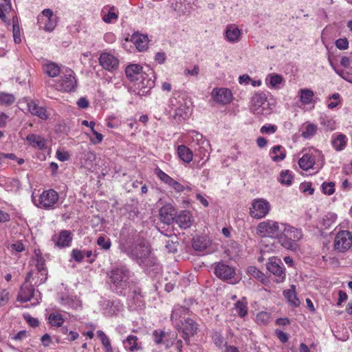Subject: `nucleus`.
<instances>
[{
	"mask_svg": "<svg viewBox=\"0 0 352 352\" xmlns=\"http://www.w3.org/2000/svg\"><path fill=\"white\" fill-rule=\"evenodd\" d=\"M122 252L130 258L135 260L147 273H157L160 267L156 258L151 254L149 244L145 241H141L131 247L122 245Z\"/></svg>",
	"mask_w": 352,
	"mask_h": 352,
	"instance_id": "f257e3e1",
	"label": "nucleus"
},
{
	"mask_svg": "<svg viewBox=\"0 0 352 352\" xmlns=\"http://www.w3.org/2000/svg\"><path fill=\"white\" fill-rule=\"evenodd\" d=\"M109 278L111 289L116 293L124 294L129 286L131 272L124 265H119L112 267L107 273Z\"/></svg>",
	"mask_w": 352,
	"mask_h": 352,
	"instance_id": "f03ea898",
	"label": "nucleus"
},
{
	"mask_svg": "<svg viewBox=\"0 0 352 352\" xmlns=\"http://www.w3.org/2000/svg\"><path fill=\"white\" fill-rule=\"evenodd\" d=\"M169 113L177 122L185 120L190 113V101L179 92H174L168 100Z\"/></svg>",
	"mask_w": 352,
	"mask_h": 352,
	"instance_id": "7ed1b4c3",
	"label": "nucleus"
},
{
	"mask_svg": "<svg viewBox=\"0 0 352 352\" xmlns=\"http://www.w3.org/2000/svg\"><path fill=\"white\" fill-rule=\"evenodd\" d=\"M302 236L300 229L285 223L278 242L284 248L296 252L300 248L298 242Z\"/></svg>",
	"mask_w": 352,
	"mask_h": 352,
	"instance_id": "20e7f679",
	"label": "nucleus"
},
{
	"mask_svg": "<svg viewBox=\"0 0 352 352\" xmlns=\"http://www.w3.org/2000/svg\"><path fill=\"white\" fill-rule=\"evenodd\" d=\"M186 138L188 144L194 148L195 155H199L201 160L209 153L210 143L200 133L190 131Z\"/></svg>",
	"mask_w": 352,
	"mask_h": 352,
	"instance_id": "39448f33",
	"label": "nucleus"
},
{
	"mask_svg": "<svg viewBox=\"0 0 352 352\" xmlns=\"http://www.w3.org/2000/svg\"><path fill=\"white\" fill-rule=\"evenodd\" d=\"M32 199L34 204L41 209L53 210L56 208L59 199V195L53 189L44 190L36 199L32 194Z\"/></svg>",
	"mask_w": 352,
	"mask_h": 352,
	"instance_id": "423d86ee",
	"label": "nucleus"
},
{
	"mask_svg": "<svg viewBox=\"0 0 352 352\" xmlns=\"http://www.w3.org/2000/svg\"><path fill=\"white\" fill-rule=\"evenodd\" d=\"M285 223L274 221L272 220L263 221L258 223L257 232L262 237L278 239L282 233Z\"/></svg>",
	"mask_w": 352,
	"mask_h": 352,
	"instance_id": "0eeeda50",
	"label": "nucleus"
},
{
	"mask_svg": "<svg viewBox=\"0 0 352 352\" xmlns=\"http://www.w3.org/2000/svg\"><path fill=\"white\" fill-rule=\"evenodd\" d=\"M251 112L256 115H268L272 108L267 102V94L263 91L256 92L250 100Z\"/></svg>",
	"mask_w": 352,
	"mask_h": 352,
	"instance_id": "6e6552de",
	"label": "nucleus"
},
{
	"mask_svg": "<svg viewBox=\"0 0 352 352\" xmlns=\"http://www.w3.org/2000/svg\"><path fill=\"white\" fill-rule=\"evenodd\" d=\"M77 80L74 71L70 69H65L62 72L60 79L56 82L54 87L56 89L63 92H71L76 89Z\"/></svg>",
	"mask_w": 352,
	"mask_h": 352,
	"instance_id": "1a4fd4ad",
	"label": "nucleus"
},
{
	"mask_svg": "<svg viewBox=\"0 0 352 352\" xmlns=\"http://www.w3.org/2000/svg\"><path fill=\"white\" fill-rule=\"evenodd\" d=\"M28 283L21 287V289L17 296V300L25 302L31 301L32 305H36L41 300V294L38 290H35L32 285H28Z\"/></svg>",
	"mask_w": 352,
	"mask_h": 352,
	"instance_id": "9d476101",
	"label": "nucleus"
},
{
	"mask_svg": "<svg viewBox=\"0 0 352 352\" xmlns=\"http://www.w3.org/2000/svg\"><path fill=\"white\" fill-rule=\"evenodd\" d=\"M352 246V234L349 230H340L334 236L333 249L335 251L344 253Z\"/></svg>",
	"mask_w": 352,
	"mask_h": 352,
	"instance_id": "9b49d317",
	"label": "nucleus"
},
{
	"mask_svg": "<svg viewBox=\"0 0 352 352\" xmlns=\"http://www.w3.org/2000/svg\"><path fill=\"white\" fill-rule=\"evenodd\" d=\"M271 210L270 202L263 198L254 199L250 208V215L254 219H261L266 217Z\"/></svg>",
	"mask_w": 352,
	"mask_h": 352,
	"instance_id": "f8f14e48",
	"label": "nucleus"
},
{
	"mask_svg": "<svg viewBox=\"0 0 352 352\" xmlns=\"http://www.w3.org/2000/svg\"><path fill=\"white\" fill-rule=\"evenodd\" d=\"M38 23L40 28L46 32L54 30L58 23V16L50 9H45L38 16Z\"/></svg>",
	"mask_w": 352,
	"mask_h": 352,
	"instance_id": "ddd939ff",
	"label": "nucleus"
},
{
	"mask_svg": "<svg viewBox=\"0 0 352 352\" xmlns=\"http://www.w3.org/2000/svg\"><path fill=\"white\" fill-rule=\"evenodd\" d=\"M267 269L276 277V283H282L285 280V269L280 258L277 257L269 258Z\"/></svg>",
	"mask_w": 352,
	"mask_h": 352,
	"instance_id": "4468645a",
	"label": "nucleus"
},
{
	"mask_svg": "<svg viewBox=\"0 0 352 352\" xmlns=\"http://www.w3.org/2000/svg\"><path fill=\"white\" fill-rule=\"evenodd\" d=\"M153 77V74L151 72L150 74H144L140 80L134 82L135 89L138 95L145 96L150 92L155 84Z\"/></svg>",
	"mask_w": 352,
	"mask_h": 352,
	"instance_id": "2eb2a0df",
	"label": "nucleus"
},
{
	"mask_svg": "<svg viewBox=\"0 0 352 352\" xmlns=\"http://www.w3.org/2000/svg\"><path fill=\"white\" fill-rule=\"evenodd\" d=\"M212 100L221 105L230 104L233 100L232 91L226 87H215L211 91Z\"/></svg>",
	"mask_w": 352,
	"mask_h": 352,
	"instance_id": "dca6fc26",
	"label": "nucleus"
},
{
	"mask_svg": "<svg viewBox=\"0 0 352 352\" xmlns=\"http://www.w3.org/2000/svg\"><path fill=\"white\" fill-rule=\"evenodd\" d=\"M72 239L73 235L72 232L67 230H63L58 234H54L52 237V241L54 243L55 246L59 248L69 247Z\"/></svg>",
	"mask_w": 352,
	"mask_h": 352,
	"instance_id": "f3484780",
	"label": "nucleus"
},
{
	"mask_svg": "<svg viewBox=\"0 0 352 352\" xmlns=\"http://www.w3.org/2000/svg\"><path fill=\"white\" fill-rule=\"evenodd\" d=\"M100 65L109 72H113L118 67L119 60L113 54L107 52H103L99 58Z\"/></svg>",
	"mask_w": 352,
	"mask_h": 352,
	"instance_id": "a211bd4d",
	"label": "nucleus"
},
{
	"mask_svg": "<svg viewBox=\"0 0 352 352\" xmlns=\"http://www.w3.org/2000/svg\"><path fill=\"white\" fill-rule=\"evenodd\" d=\"M320 153L317 151H309L298 160L299 167L303 170H308L314 168L316 164V156Z\"/></svg>",
	"mask_w": 352,
	"mask_h": 352,
	"instance_id": "6ab92c4d",
	"label": "nucleus"
},
{
	"mask_svg": "<svg viewBox=\"0 0 352 352\" xmlns=\"http://www.w3.org/2000/svg\"><path fill=\"white\" fill-rule=\"evenodd\" d=\"M177 328L179 331H182L184 334L183 338L188 342L189 336L194 335L197 332V324L193 320L188 318L184 321L181 320Z\"/></svg>",
	"mask_w": 352,
	"mask_h": 352,
	"instance_id": "aec40b11",
	"label": "nucleus"
},
{
	"mask_svg": "<svg viewBox=\"0 0 352 352\" xmlns=\"http://www.w3.org/2000/svg\"><path fill=\"white\" fill-rule=\"evenodd\" d=\"M131 41L134 44L139 52H144L148 47L149 40L148 36L139 32L133 33L131 38H126L125 42Z\"/></svg>",
	"mask_w": 352,
	"mask_h": 352,
	"instance_id": "412c9836",
	"label": "nucleus"
},
{
	"mask_svg": "<svg viewBox=\"0 0 352 352\" xmlns=\"http://www.w3.org/2000/svg\"><path fill=\"white\" fill-rule=\"evenodd\" d=\"M215 275L222 280H230L235 275V269L224 263H219L214 268Z\"/></svg>",
	"mask_w": 352,
	"mask_h": 352,
	"instance_id": "4be33fe9",
	"label": "nucleus"
},
{
	"mask_svg": "<svg viewBox=\"0 0 352 352\" xmlns=\"http://www.w3.org/2000/svg\"><path fill=\"white\" fill-rule=\"evenodd\" d=\"M175 217V208L171 204H166L160 209V218L164 223H172Z\"/></svg>",
	"mask_w": 352,
	"mask_h": 352,
	"instance_id": "5701e85b",
	"label": "nucleus"
},
{
	"mask_svg": "<svg viewBox=\"0 0 352 352\" xmlns=\"http://www.w3.org/2000/svg\"><path fill=\"white\" fill-rule=\"evenodd\" d=\"M146 73L143 71V67L139 64H130L125 69L127 78L133 82L140 80Z\"/></svg>",
	"mask_w": 352,
	"mask_h": 352,
	"instance_id": "b1692460",
	"label": "nucleus"
},
{
	"mask_svg": "<svg viewBox=\"0 0 352 352\" xmlns=\"http://www.w3.org/2000/svg\"><path fill=\"white\" fill-rule=\"evenodd\" d=\"M225 38L231 43H236L241 40L242 30L235 24H229L225 30Z\"/></svg>",
	"mask_w": 352,
	"mask_h": 352,
	"instance_id": "393cba45",
	"label": "nucleus"
},
{
	"mask_svg": "<svg viewBox=\"0 0 352 352\" xmlns=\"http://www.w3.org/2000/svg\"><path fill=\"white\" fill-rule=\"evenodd\" d=\"M174 221L179 228L187 229L192 224L194 218L190 211L183 210L175 217Z\"/></svg>",
	"mask_w": 352,
	"mask_h": 352,
	"instance_id": "a878e982",
	"label": "nucleus"
},
{
	"mask_svg": "<svg viewBox=\"0 0 352 352\" xmlns=\"http://www.w3.org/2000/svg\"><path fill=\"white\" fill-rule=\"evenodd\" d=\"M128 306L132 310L142 309L144 307V301L140 289H135L128 298Z\"/></svg>",
	"mask_w": 352,
	"mask_h": 352,
	"instance_id": "bb28decb",
	"label": "nucleus"
},
{
	"mask_svg": "<svg viewBox=\"0 0 352 352\" xmlns=\"http://www.w3.org/2000/svg\"><path fill=\"white\" fill-rule=\"evenodd\" d=\"M122 344L124 348L130 352L138 351L142 349L138 338L134 335H129L122 340Z\"/></svg>",
	"mask_w": 352,
	"mask_h": 352,
	"instance_id": "cd10ccee",
	"label": "nucleus"
},
{
	"mask_svg": "<svg viewBox=\"0 0 352 352\" xmlns=\"http://www.w3.org/2000/svg\"><path fill=\"white\" fill-rule=\"evenodd\" d=\"M170 337L171 340H174L176 338L175 334L168 335L164 331L155 330L153 333V341L155 344H164L166 348H169L173 344V341H169L167 337Z\"/></svg>",
	"mask_w": 352,
	"mask_h": 352,
	"instance_id": "c85d7f7f",
	"label": "nucleus"
},
{
	"mask_svg": "<svg viewBox=\"0 0 352 352\" xmlns=\"http://www.w3.org/2000/svg\"><path fill=\"white\" fill-rule=\"evenodd\" d=\"M265 83L270 88L280 89L284 86L285 80L281 75L272 73L267 76Z\"/></svg>",
	"mask_w": 352,
	"mask_h": 352,
	"instance_id": "c756f323",
	"label": "nucleus"
},
{
	"mask_svg": "<svg viewBox=\"0 0 352 352\" xmlns=\"http://www.w3.org/2000/svg\"><path fill=\"white\" fill-rule=\"evenodd\" d=\"M347 138L342 133H335L331 138V145L336 151L344 149L347 143Z\"/></svg>",
	"mask_w": 352,
	"mask_h": 352,
	"instance_id": "7c9ffc66",
	"label": "nucleus"
},
{
	"mask_svg": "<svg viewBox=\"0 0 352 352\" xmlns=\"http://www.w3.org/2000/svg\"><path fill=\"white\" fill-rule=\"evenodd\" d=\"M188 313V309L185 307L179 305L174 307L172 311L171 320L176 327L179 326V322L182 320V318H185Z\"/></svg>",
	"mask_w": 352,
	"mask_h": 352,
	"instance_id": "2f4dec72",
	"label": "nucleus"
},
{
	"mask_svg": "<svg viewBox=\"0 0 352 352\" xmlns=\"http://www.w3.org/2000/svg\"><path fill=\"white\" fill-rule=\"evenodd\" d=\"M35 259H36V268L38 272V274H41L42 280H47V270L45 267V261L40 251H35Z\"/></svg>",
	"mask_w": 352,
	"mask_h": 352,
	"instance_id": "473e14b6",
	"label": "nucleus"
},
{
	"mask_svg": "<svg viewBox=\"0 0 352 352\" xmlns=\"http://www.w3.org/2000/svg\"><path fill=\"white\" fill-rule=\"evenodd\" d=\"M28 109L31 114L36 116L42 120H47L48 118L46 109L42 107L38 106L33 101L28 102Z\"/></svg>",
	"mask_w": 352,
	"mask_h": 352,
	"instance_id": "72a5a7b5",
	"label": "nucleus"
},
{
	"mask_svg": "<svg viewBox=\"0 0 352 352\" xmlns=\"http://www.w3.org/2000/svg\"><path fill=\"white\" fill-rule=\"evenodd\" d=\"M270 155L272 161L278 162L286 157V150L280 145H276L272 148Z\"/></svg>",
	"mask_w": 352,
	"mask_h": 352,
	"instance_id": "f704fd0d",
	"label": "nucleus"
},
{
	"mask_svg": "<svg viewBox=\"0 0 352 352\" xmlns=\"http://www.w3.org/2000/svg\"><path fill=\"white\" fill-rule=\"evenodd\" d=\"M177 153L181 160L185 163H190L193 158L192 151L185 145H179L177 149Z\"/></svg>",
	"mask_w": 352,
	"mask_h": 352,
	"instance_id": "c9c22d12",
	"label": "nucleus"
},
{
	"mask_svg": "<svg viewBox=\"0 0 352 352\" xmlns=\"http://www.w3.org/2000/svg\"><path fill=\"white\" fill-rule=\"evenodd\" d=\"M298 96L300 102L304 105L310 104L314 101V93L308 88L301 89L298 91Z\"/></svg>",
	"mask_w": 352,
	"mask_h": 352,
	"instance_id": "e433bc0d",
	"label": "nucleus"
},
{
	"mask_svg": "<svg viewBox=\"0 0 352 352\" xmlns=\"http://www.w3.org/2000/svg\"><path fill=\"white\" fill-rule=\"evenodd\" d=\"M60 303L67 309H78L81 307V302L76 298L62 297Z\"/></svg>",
	"mask_w": 352,
	"mask_h": 352,
	"instance_id": "4c0bfd02",
	"label": "nucleus"
},
{
	"mask_svg": "<svg viewBox=\"0 0 352 352\" xmlns=\"http://www.w3.org/2000/svg\"><path fill=\"white\" fill-rule=\"evenodd\" d=\"M233 309L238 316L243 318L248 314V302L245 297H243L241 300L236 301L234 304Z\"/></svg>",
	"mask_w": 352,
	"mask_h": 352,
	"instance_id": "58836bf2",
	"label": "nucleus"
},
{
	"mask_svg": "<svg viewBox=\"0 0 352 352\" xmlns=\"http://www.w3.org/2000/svg\"><path fill=\"white\" fill-rule=\"evenodd\" d=\"M26 140L32 146L38 149L45 147V140L40 135L30 134L27 136Z\"/></svg>",
	"mask_w": 352,
	"mask_h": 352,
	"instance_id": "ea45409f",
	"label": "nucleus"
},
{
	"mask_svg": "<svg viewBox=\"0 0 352 352\" xmlns=\"http://www.w3.org/2000/svg\"><path fill=\"white\" fill-rule=\"evenodd\" d=\"M43 69L45 73L50 77H56L61 72L58 65L50 61L43 65Z\"/></svg>",
	"mask_w": 352,
	"mask_h": 352,
	"instance_id": "a19ab883",
	"label": "nucleus"
},
{
	"mask_svg": "<svg viewBox=\"0 0 352 352\" xmlns=\"http://www.w3.org/2000/svg\"><path fill=\"white\" fill-rule=\"evenodd\" d=\"M337 214L334 212H329L324 215L320 221L322 229L327 230L331 227L337 220Z\"/></svg>",
	"mask_w": 352,
	"mask_h": 352,
	"instance_id": "79ce46f5",
	"label": "nucleus"
},
{
	"mask_svg": "<svg viewBox=\"0 0 352 352\" xmlns=\"http://www.w3.org/2000/svg\"><path fill=\"white\" fill-rule=\"evenodd\" d=\"M283 294L285 298L292 305L295 307L299 305L300 301L297 298L295 287L294 285L292 286V289L284 291Z\"/></svg>",
	"mask_w": 352,
	"mask_h": 352,
	"instance_id": "37998d69",
	"label": "nucleus"
},
{
	"mask_svg": "<svg viewBox=\"0 0 352 352\" xmlns=\"http://www.w3.org/2000/svg\"><path fill=\"white\" fill-rule=\"evenodd\" d=\"M294 180V174L291 170H282L280 173L278 182L283 185L289 186L292 184Z\"/></svg>",
	"mask_w": 352,
	"mask_h": 352,
	"instance_id": "c03bdc74",
	"label": "nucleus"
},
{
	"mask_svg": "<svg viewBox=\"0 0 352 352\" xmlns=\"http://www.w3.org/2000/svg\"><path fill=\"white\" fill-rule=\"evenodd\" d=\"M247 272L249 275L258 279L263 283L267 280L265 275L254 266L248 267L247 269Z\"/></svg>",
	"mask_w": 352,
	"mask_h": 352,
	"instance_id": "a18cd8bd",
	"label": "nucleus"
},
{
	"mask_svg": "<svg viewBox=\"0 0 352 352\" xmlns=\"http://www.w3.org/2000/svg\"><path fill=\"white\" fill-rule=\"evenodd\" d=\"M48 320L52 327H60L64 322V319L60 314L52 313L48 317Z\"/></svg>",
	"mask_w": 352,
	"mask_h": 352,
	"instance_id": "49530a36",
	"label": "nucleus"
},
{
	"mask_svg": "<svg viewBox=\"0 0 352 352\" xmlns=\"http://www.w3.org/2000/svg\"><path fill=\"white\" fill-rule=\"evenodd\" d=\"M97 245L103 250L107 251L111 247V239L105 235H100L96 241Z\"/></svg>",
	"mask_w": 352,
	"mask_h": 352,
	"instance_id": "de8ad7c7",
	"label": "nucleus"
},
{
	"mask_svg": "<svg viewBox=\"0 0 352 352\" xmlns=\"http://www.w3.org/2000/svg\"><path fill=\"white\" fill-rule=\"evenodd\" d=\"M33 275H34V272L32 271L29 272L25 277V283L34 282V285H39L46 281V280H41L43 276L41 274H38V271L36 273L34 277H33Z\"/></svg>",
	"mask_w": 352,
	"mask_h": 352,
	"instance_id": "09e8293b",
	"label": "nucleus"
},
{
	"mask_svg": "<svg viewBox=\"0 0 352 352\" xmlns=\"http://www.w3.org/2000/svg\"><path fill=\"white\" fill-rule=\"evenodd\" d=\"M12 33L14 43L17 44L20 43L21 42V32L19 21L16 17L13 18Z\"/></svg>",
	"mask_w": 352,
	"mask_h": 352,
	"instance_id": "8fccbe9b",
	"label": "nucleus"
},
{
	"mask_svg": "<svg viewBox=\"0 0 352 352\" xmlns=\"http://www.w3.org/2000/svg\"><path fill=\"white\" fill-rule=\"evenodd\" d=\"M317 129L318 127L316 124L309 123L302 131V136L305 139H310L316 133Z\"/></svg>",
	"mask_w": 352,
	"mask_h": 352,
	"instance_id": "3c124183",
	"label": "nucleus"
},
{
	"mask_svg": "<svg viewBox=\"0 0 352 352\" xmlns=\"http://www.w3.org/2000/svg\"><path fill=\"white\" fill-rule=\"evenodd\" d=\"M182 5L184 7L182 8L181 12L184 14H188L193 10V6H197V0H182Z\"/></svg>",
	"mask_w": 352,
	"mask_h": 352,
	"instance_id": "603ef678",
	"label": "nucleus"
},
{
	"mask_svg": "<svg viewBox=\"0 0 352 352\" xmlns=\"http://www.w3.org/2000/svg\"><path fill=\"white\" fill-rule=\"evenodd\" d=\"M15 100V98L12 94L4 92H0V104L10 105Z\"/></svg>",
	"mask_w": 352,
	"mask_h": 352,
	"instance_id": "864d4df0",
	"label": "nucleus"
},
{
	"mask_svg": "<svg viewBox=\"0 0 352 352\" xmlns=\"http://www.w3.org/2000/svg\"><path fill=\"white\" fill-rule=\"evenodd\" d=\"M270 321V314L265 311H261L256 316V322L258 324H266Z\"/></svg>",
	"mask_w": 352,
	"mask_h": 352,
	"instance_id": "5fc2aeb1",
	"label": "nucleus"
},
{
	"mask_svg": "<svg viewBox=\"0 0 352 352\" xmlns=\"http://www.w3.org/2000/svg\"><path fill=\"white\" fill-rule=\"evenodd\" d=\"M155 173L162 182H163L164 183L168 186L173 180V179L171 177H170L168 175H167L166 173H164L160 168L155 169Z\"/></svg>",
	"mask_w": 352,
	"mask_h": 352,
	"instance_id": "6e6d98bb",
	"label": "nucleus"
},
{
	"mask_svg": "<svg viewBox=\"0 0 352 352\" xmlns=\"http://www.w3.org/2000/svg\"><path fill=\"white\" fill-rule=\"evenodd\" d=\"M96 333L98 337L100 338L104 349L111 347V344L109 338L102 331L98 330L97 331Z\"/></svg>",
	"mask_w": 352,
	"mask_h": 352,
	"instance_id": "4d7b16f0",
	"label": "nucleus"
},
{
	"mask_svg": "<svg viewBox=\"0 0 352 352\" xmlns=\"http://www.w3.org/2000/svg\"><path fill=\"white\" fill-rule=\"evenodd\" d=\"M324 194L331 195L335 192V184L333 182H324L321 186Z\"/></svg>",
	"mask_w": 352,
	"mask_h": 352,
	"instance_id": "13d9d810",
	"label": "nucleus"
},
{
	"mask_svg": "<svg viewBox=\"0 0 352 352\" xmlns=\"http://www.w3.org/2000/svg\"><path fill=\"white\" fill-rule=\"evenodd\" d=\"M12 9V6L0 3V19L5 23H9L6 13L9 12Z\"/></svg>",
	"mask_w": 352,
	"mask_h": 352,
	"instance_id": "bf43d9fd",
	"label": "nucleus"
},
{
	"mask_svg": "<svg viewBox=\"0 0 352 352\" xmlns=\"http://www.w3.org/2000/svg\"><path fill=\"white\" fill-rule=\"evenodd\" d=\"M170 187L173 188L176 192H182L184 191L185 190H191V188L188 186H185L175 179L172 181L170 184L169 185Z\"/></svg>",
	"mask_w": 352,
	"mask_h": 352,
	"instance_id": "052dcab7",
	"label": "nucleus"
},
{
	"mask_svg": "<svg viewBox=\"0 0 352 352\" xmlns=\"http://www.w3.org/2000/svg\"><path fill=\"white\" fill-rule=\"evenodd\" d=\"M114 8L112 7L110 8L108 13L105 14L103 17L102 20L107 23H111L113 21H116L118 19V15L115 13Z\"/></svg>",
	"mask_w": 352,
	"mask_h": 352,
	"instance_id": "680f3d73",
	"label": "nucleus"
},
{
	"mask_svg": "<svg viewBox=\"0 0 352 352\" xmlns=\"http://www.w3.org/2000/svg\"><path fill=\"white\" fill-rule=\"evenodd\" d=\"M8 249L12 252L20 253L25 250V247L21 241H16L8 246Z\"/></svg>",
	"mask_w": 352,
	"mask_h": 352,
	"instance_id": "e2e57ef3",
	"label": "nucleus"
},
{
	"mask_svg": "<svg viewBox=\"0 0 352 352\" xmlns=\"http://www.w3.org/2000/svg\"><path fill=\"white\" fill-rule=\"evenodd\" d=\"M71 256L75 261L80 263L84 258V252L78 249H73L71 252Z\"/></svg>",
	"mask_w": 352,
	"mask_h": 352,
	"instance_id": "0e129e2a",
	"label": "nucleus"
},
{
	"mask_svg": "<svg viewBox=\"0 0 352 352\" xmlns=\"http://www.w3.org/2000/svg\"><path fill=\"white\" fill-rule=\"evenodd\" d=\"M277 130V126L274 124H266L263 125L261 128V133L263 134H273Z\"/></svg>",
	"mask_w": 352,
	"mask_h": 352,
	"instance_id": "69168bd1",
	"label": "nucleus"
},
{
	"mask_svg": "<svg viewBox=\"0 0 352 352\" xmlns=\"http://www.w3.org/2000/svg\"><path fill=\"white\" fill-rule=\"evenodd\" d=\"M92 134L94 135V137H90V142L96 145L101 143L103 140V135L102 134L98 133L95 129L91 131Z\"/></svg>",
	"mask_w": 352,
	"mask_h": 352,
	"instance_id": "338daca9",
	"label": "nucleus"
},
{
	"mask_svg": "<svg viewBox=\"0 0 352 352\" xmlns=\"http://www.w3.org/2000/svg\"><path fill=\"white\" fill-rule=\"evenodd\" d=\"M300 189L302 192H308L309 195H313L314 192V189L312 188L311 183L310 182L302 183L300 186Z\"/></svg>",
	"mask_w": 352,
	"mask_h": 352,
	"instance_id": "774afa93",
	"label": "nucleus"
}]
</instances>
